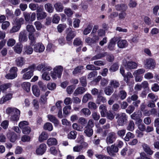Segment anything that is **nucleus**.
<instances>
[{"label": "nucleus", "mask_w": 159, "mask_h": 159, "mask_svg": "<svg viewBox=\"0 0 159 159\" xmlns=\"http://www.w3.org/2000/svg\"><path fill=\"white\" fill-rule=\"evenodd\" d=\"M12 84L11 83L4 84L0 86V90L4 92L6 89L11 87Z\"/></svg>", "instance_id": "2f4dec72"}, {"label": "nucleus", "mask_w": 159, "mask_h": 159, "mask_svg": "<svg viewBox=\"0 0 159 159\" xmlns=\"http://www.w3.org/2000/svg\"><path fill=\"white\" fill-rule=\"evenodd\" d=\"M96 156L98 159H113L109 156L103 155H96Z\"/></svg>", "instance_id": "69168bd1"}, {"label": "nucleus", "mask_w": 159, "mask_h": 159, "mask_svg": "<svg viewBox=\"0 0 159 159\" xmlns=\"http://www.w3.org/2000/svg\"><path fill=\"white\" fill-rule=\"evenodd\" d=\"M16 65L18 66H22L24 63V58L22 57H18L16 60Z\"/></svg>", "instance_id": "c756f323"}, {"label": "nucleus", "mask_w": 159, "mask_h": 159, "mask_svg": "<svg viewBox=\"0 0 159 159\" xmlns=\"http://www.w3.org/2000/svg\"><path fill=\"white\" fill-rule=\"evenodd\" d=\"M29 38L31 41L30 43V45H31L35 43L36 38H35L34 35L33 34V33H29Z\"/></svg>", "instance_id": "5fc2aeb1"}, {"label": "nucleus", "mask_w": 159, "mask_h": 159, "mask_svg": "<svg viewBox=\"0 0 159 159\" xmlns=\"http://www.w3.org/2000/svg\"><path fill=\"white\" fill-rule=\"evenodd\" d=\"M93 28V26L91 25H88L87 28H86L84 30L83 32V34L85 35H86L88 34L91 32Z\"/></svg>", "instance_id": "8fccbe9b"}, {"label": "nucleus", "mask_w": 159, "mask_h": 159, "mask_svg": "<svg viewBox=\"0 0 159 159\" xmlns=\"http://www.w3.org/2000/svg\"><path fill=\"white\" fill-rule=\"evenodd\" d=\"M118 96L121 100H123L126 98L127 93L125 90H121L119 92Z\"/></svg>", "instance_id": "4c0bfd02"}, {"label": "nucleus", "mask_w": 159, "mask_h": 159, "mask_svg": "<svg viewBox=\"0 0 159 159\" xmlns=\"http://www.w3.org/2000/svg\"><path fill=\"white\" fill-rule=\"evenodd\" d=\"M35 67V65L33 64L28 66L27 68L23 69L21 73H24L22 77V79L26 80L30 79L33 75V72Z\"/></svg>", "instance_id": "f257e3e1"}, {"label": "nucleus", "mask_w": 159, "mask_h": 159, "mask_svg": "<svg viewBox=\"0 0 159 159\" xmlns=\"http://www.w3.org/2000/svg\"><path fill=\"white\" fill-rule=\"evenodd\" d=\"M92 99V96L89 93H87L84 94L83 98L82 101L83 103H86L89 100Z\"/></svg>", "instance_id": "72a5a7b5"}, {"label": "nucleus", "mask_w": 159, "mask_h": 159, "mask_svg": "<svg viewBox=\"0 0 159 159\" xmlns=\"http://www.w3.org/2000/svg\"><path fill=\"white\" fill-rule=\"evenodd\" d=\"M84 133L89 137H91L93 134V130L92 128L85 126L84 129Z\"/></svg>", "instance_id": "2eb2a0df"}, {"label": "nucleus", "mask_w": 159, "mask_h": 159, "mask_svg": "<svg viewBox=\"0 0 159 159\" xmlns=\"http://www.w3.org/2000/svg\"><path fill=\"white\" fill-rule=\"evenodd\" d=\"M31 129L30 127L27 126L22 130V133L26 134H29L31 132Z\"/></svg>", "instance_id": "052dcab7"}, {"label": "nucleus", "mask_w": 159, "mask_h": 159, "mask_svg": "<svg viewBox=\"0 0 159 159\" xmlns=\"http://www.w3.org/2000/svg\"><path fill=\"white\" fill-rule=\"evenodd\" d=\"M110 84L114 89H116L119 87L120 85L118 81L114 80H111L110 82Z\"/></svg>", "instance_id": "a19ab883"}, {"label": "nucleus", "mask_w": 159, "mask_h": 159, "mask_svg": "<svg viewBox=\"0 0 159 159\" xmlns=\"http://www.w3.org/2000/svg\"><path fill=\"white\" fill-rule=\"evenodd\" d=\"M77 132L75 131H72L68 135V137L70 139H75L77 135Z\"/></svg>", "instance_id": "a18cd8bd"}, {"label": "nucleus", "mask_w": 159, "mask_h": 159, "mask_svg": "<svg viewBox=\"0 0 159 159\" xmlns=\"http://www.w3.org/2000/svg\"><path fill=\"white\" fill-rule=\"evenodd\" d=\"M84 87H78L73 93L75 96H76L79 94H82L84 93L86 91V89Z\"/></svg>", "instance_id": "ddd939ff"}, {"label": "nucleus", "mask_w": 159, "mask_h": 159, "mask_svg": "<svg viewBox=\"0 0 159 159\" xmlns=\"http://www.w3.org/2000/svg\"><path fill=\"white\" fill-rule=\"evenodd\" d=\"M46 149V146L44 143L41 144L36 150V153L38 155H42L45 152Z\"/></svg>", "instance_id": "9d476101"}, {"label": "nucleus", "mask_w": 159, "mask_h": 159, "mask_svg": "<svg viewBox=\"0 0 159 159\" xmlns=\"http://www.w3.org/2000/svg\"><path fill=\"white\" fill-rule=\"evenodd\" d=\"M54 7L57 11L61 12L63 10L62 4L60 2H57L54 5Z\"/></svg>", "instance_id": "c9c22d12"}, {"label": "nucleus", "mask_w": 159, "mask_h": 159, "mask_svg": "<svg viewBox=\"0 0 159 159\" xmlns=\"http://www.w3.org/2000/svg\"><path fill=\"white\" fill-rule=\"evenodd\" d=\"M116 119H117V123L120 126H123L127 120V117L125 113H121L116 115Z\"/></svg>", "instance_id": "f03ea898"}, {"label": "nucleus", "mask_w": 159, "mask_h": 159, "mask_svg": "<svg viewBox=\"0 0 159 159\" xmlns=\"http://www.w3.org/2000/svg\"><path fill=\"white\" fill-rule=\"evenodd\" d=\"M145 71V69L142 68L135 70L133 73V75H140L144 74Z\"/></svg>", "instance_id": "603ef678"}, {"label": "nucleus", "mask_w": 159, "mask_h": 159, "mask_svg": "<svg viewBox=\"0 0 159 159\" xmlns=\"http://www.w3.org/2000/svg\"><path fill=\"white\" fill-rule=\"evenodd\" d=\"M47 144L49 146L55 145L57 144V141L55 138H50L47 140Z\"/></svg>", "instance_id": "bb28decb"}, {"label": "nucleus", "mask_w": 159, "mask_h": 159, "mask_svg": "<svg viewBox=\"0 0 159 159\" xmlns=\"http://www.w3.org/2000/svg\"><path fill=\"white\" fill-rule=\"evenodd\" d=\"M102 93V90H100L99 94L98 96L97 103L100 104L101 102L104 103L106 102L107 100L106 98L101 95V94Z\"/></svg>", "instance_id": "6ab92c4d"}, {"label": "nucleus", "mask_w": 159, "mask_h": 159, "mask_svg": "<svg viewBox=\"0 0 159 159\" xmlns=\"http://www.w3.org/2000/svg\"><path fill=\"white\" fill-rule=\"evenodd\" d=\"M24 21V19L22 18H21L16 20V22L15 24L20 28L21 25L23 24Z\"/></svg>", "instance_id": "338daca9"}, {"label": "nucleus", "mask_w": 159, "mask_h": 159, "mask_svg": "<svg viewBox=\"0 0 159 159\" xmlns=\"http://www.w3.org/2000/svg\"><path fill=\"white\" fill-rule=\"evenodd\" d=\"M134 129V124L133 120L129 121L128 126L127 127V129L130 131H132Z\"/></svg>", "instance_id": "58836bf2"}, {"label": "nucleus", "mask_w": 159, "mask_h": 159, "mask_svg": "<svg viewBox=\"0 0 159 159\" xmlns=\"http://www.w3.org/2000/svg\"><path fill=\"white\" fill-rule=\"evenodd\" d=\"M30 83L28 82H24L21 84L22 88L27 92L30 91Z\"/></svg>", "instance_id": "5701e85b"}, {"label": "nucleus", "mask_w": 159, "mask_h": 159, "mask_svg": "<svg viewBox=\"0 0 159 159\" xmlns=\"http://www.w3.org/2000/svg\"><path fill=\"white\" fill-rule=\"evenodd\" d=\"M26 30L30 33H32L35 31V29L32 25H28L26 26Z\"/></svg>", "instance_id": "de8ad7c7"}, {"label": "nucleus", "mask_w": 159, "mask_h": 159, "mask_svg": "<svg viewBox=\"0 0 159 159\" xmlns=\"http://www.w3.org/2000/svg\"><path fill=\"white\" fill-rule=\"evenodd\" d=\"M118 47L120 48H123L127 46V42L125 40H120L117 42Z\"/></svg>", "instance_id": "b1692460"}, {"label": "nucleus", "mask_w": 159, "mask_h": 159, "mask_svg": "<svg viewBox=\"0 0 159 159\" xmlns=\"http://www.w3.org/2000/svg\"><path fill=\"white\" fill-rule=\"evenodd\" d=\"M20 114V111L19 110V113L17 112H16L15 113L13 114L11 116L10 120L12 121H17L19 118V116Z\"/></svg>", "instance_id": "473e14b6"}, {"label": "nucleus", "mask_w": 159, "mask_h": 159, "mask_svg": "<svg viewBox=\"0 0 159 159\" xmlns=\"http://www.w3.org/2000/svg\"><path fill=\"white\" fill-rule=\"evenodd\" d=\"M12 98V94L11 93L6 95L5 97H3L0 100V104H2L5 102L10 99Z\"/></svg>", "instance_id": "c85d7f7f"}, {"label": "nucleus", "mask_w": 159, "mask_h": 159, "mask_svg": "<svg viewBox=\"0 0 159 159\" xmlns=\"http://www.w3.org/2000/svg\"><path fill=\"white\" fill-rule=\"evenodd\" d=\"M123 62L125 67L128 70L136 68L138 66L137 64L134 62L129 61L127 62L125 59L123 60Z\"/></svg>", "instance_id": "0eeeda50"}, {"label": "nucleus", "mask_w": 159, "mask_h": 159, "mask_svg": "<svg viewBox=\"0 0 159 159\" xmlns=\"http://www.w3.org/2000/svg\"><path fill=\"white\" fill-rule=\"evenodd\" d=\"M44 46L41 43H39L34 45V50L36 52H42L44 51Z\"/></svg>", "instance_id": "1a4fd4ad"}, {"label": "nucleus", "mask_w": 159, "mask_h": 159, "mask_svg": "<svg viewBox=\"0 0 159 159\" xmlns=\"http://www.w3.org/2000/svg\"><path fill=\"white\" fill-rule=\"evenodd\" d=\"M115 9L117 11H125L127 9V5L125 4H118L115 6Z\"/></svg>", "instance_id": "4468645a"}, {"label": "nucleus", "mask_w": 159, "mask_h": 159, "mask_svg": "<svg viewBox=\"0 0 159 159\" xmlns=\"http://www.w3.org/2000/svg\"><path fill=\"white\" fill-rule=\"evenodd\" d=\"M80 82L83 87H86L87 86V83L86 77L82 76L80 79Z\"/></svg>", "instance_id": "3c124183"}, {"label": "nucleus", "mask_w": 159, "mask_h": 159, "mask_svg": "<svg viewBox=\"0 0 159 159\" xmlns=\"http://www.w3.org/2000/svg\"><path fill=\"white\" fill-rule=\"evenodd\" d=\"M106 116L107 118L110 120H112L114 118V116L111 111H109L108 112L107 111L106 113Z\"/></svg>", "instance_id": "4d7b16f0"}, {"label": "nucleus", "mask_w": 159, "mask_h": 159, "mask_svg": "<svg viewBox=\"0 0 159 159\" xmlns=\"http://www.w3.org/2000/svg\"><path fill=\"white\" fill-rule=\"evenodd\" d=\"M120 106L119 104L115 103L113 104L112 107V110L114 112H118L120 110Z\"/></svg>", "instance_id": "6e6d98bb"}, {"label": "nucleus", "mask_w": 159, "mask_h": 159, "mask_svg": "<svg viewBox=\"0 0 159 159\" xmlns=\"http://www.w3.org/2000/svg\"><path fill=\"white\" fill-rule=\"evenodd\" d=\"M14 51L17 53L20 54L22 51L23 45L20 43H18L14 47Z\"/></svg>", "instance_id": "aec40b11"}, {"label": "nucleus", "mask_w": 159, "mask_h": 159, "mask_svg": "<svg viewBox=\"0 0 159 159\" xmlns=\"http://www.w3.org/2000/svg\"><path fill=\"white\" fill-rule=\"evenodd\" d=\"M99 109L100 110V112L102 117H104L106 116V113L107 112V110L106 105L102 104L100 106Z\"/></svg>", "instance_id": "f3484780"}, {"label": "nucleus", "mask_w": 159, "mask_h": 159, "mask_svg": "<svg viewBox=\"0 0 159 159\" xmlns=\"http://www.w3.org/2000/svg\"><path fill=\"white\" fill-rule=\"evenodd\" d=\"M46 13L44 12L38 13L37 14V17L38 20H40L45 18L46 16Z\"/></svg>", "instance_id": "79ce46f5"}, {"label": "nucleus", "mask_w": 159, "mask_h": 159, "mask_svg": "<svg viewBox=\"0 0 159 159\" xmlns=\"http://www.w3.org/2000/svg\"><path fill=\"white\" fill-rule=\"evenodd\" d=\"M28 40L26 32L22 31L20 32L19 35V40L20 43L26 42Z\"/></svg>", "instance_id": "f8f14e48"}, {"label": "nucleus", "mask_w": 159, "mask_h": 159, "mask_svg": "<svg viewBox=\"0 0 159 159\" xmlns=\"http://www.w3.org/2000/svg\"><path fill=\"white\" fill-rule=\"evenodd\" d=\"M134 134L130 132H128L126 134L124 138V140L126 141H129L130 139L134 138Z\"/></svg>", "instance_id": "37998d69"}, {"label": "nucleus", "mask_w": 159, "mask_h": 159, "mask_svg": "<svg viewBox=\"0 0 159 159\" xmlns=\"http://www.w3.org/2000/svg\"><path fill=\"white\" fill-rule=\"evenodd\" d=\"M104 91L106 94L110 96L114 92L113 88L110 86H108L104 89Z\"/></svg>", "instance_id": "7c9ffc66"}, {"label": "nucleus", "mask_w": 159, "mask_h": 159, "mask_svg": "<svg viewBox=\"0 0 159 159\" xmlns=\"http://www.w3.org/2000/svg\"><path fill=\"white\" fill-rule=\"evenodd\" d=\"M108 79L103 78L101 81L100 84L102 87L105 86L108 84Z\"/></svg>", "instance_id": "13d9d810"}, {"label": "nucleus", "mask_w": 159, "mask_h": 159, "mask_svg": "<svg viewBox=\"0 0 159 159\" xmlns=\"http://www.w3.org/2000/svg\"><path fill=\"white\" fill-rule=\"evenodd\" d=\"M144 151L146 152L147 154L149 155H152L153 152L150 148L149 146L145 143H143L142 145Z\"/></svg>", "instance_id": "a211bd4d"}, {"label": "nucleus", "mask_w": 159, "mask_h": 159, "mask_svg": "<svg viewBox=\"0 0 159 159\" xmlns=\"http://www.w3.org/2000/svg\"><path fill=\"white\" fill-rule=\"evenodd\" d=\"M47 117L48 120L51 122L53 123L55 125H58L59 123V121L57 118L54 116L52 115H48Z\"/></svg>", "instance_id": "4be33fe9"}, {"label": "nucleus", "mask_w": 159, "mask_h": 159, "mask_svg": "<svg viewBox=\"0 0 159 159\" xmlns=\"http://www.w3.org/2000/svg\"><path fill=\"white\" fill-rule=\"evenodd\" d=\"M44 7L46 11L49 13H52L54 10L52 5L50 3H47L44 5Z\"/></svg>", "instance_id": "e433bc0d"}, {"label": "nucleus", "mask_w": 159, "mask_h": 159, "mask_svg": "<svg viewBox=\"0 0 159 159\" xmlns=\"http://www.w3.org/2000/svg\"><path fill=\"white\" fill-rule=\"evenodd\" d=\"M63 70V67L59 66L55 67L54 69V71L51 72V75L53 79H56L57 77L60 78Z\"/></svg>", "instance_id": "7ed1b4c3"}, {"label": "nucleus", "mask_w": 159, "mask_h": 159, "mask_svg": "<svg viewBox=\"0 0 159 159\" xmlns=\"http://www.w3.org/2000/svg\"><path fill=\"white\" fill-rule=\"evenodd\" d=\"M107 152L111 156H114L115 153L118 152L119 149L115 144H112L110 146H108L107 148Z\"/></svg>", "instance_id": "39448f33"}, {"label": "nucleus", "mask_w": 159, "mask_h": 159, "mask_svg": "<svg viewBox=\"0 0 159 159\" xmlns=\"http://www.w3.org/2000/svg\"><path fill=\"white\" fill-rule=\"evenodd\" d=\"M29 123L27 121H23L20 122L19 124V126L20 128L23 129L24 128L27 127L29 125Z\"/></svg>", "instance_id": "49530a36"}, {"label": "nucleus", "mask_w": 159, "mask_h": 159, "mask_svg": "<svg viewBox=\"0 0 159 159\" xmlns=\"http://www.w3.org/2000/svg\"><path fill=\"white\" fill-rule=\"evenodd\" d=\"M144 65L146 69L152 70L155 68L156 64L153 59L148 58L144 61Z\"/></svg>", "instance_id": "20e7f679"}, {"label": "nucleus", "mask_w": 159, "mask_h": 159, "mask_svg": "<svg viewBox=\"0 0 159 159\" xmlns=\"http://www.w3.org/2000/svg\"><path fill=\"white\" fill-rule=\"evenodd\" d=\"M134 109V107L133 105H130L126 110V111L127 113L130 114L133 112Z\"/></svg>", "instance_id": "bf43d9fd"}, {"label": "nucleus", "mask_w": 159, "mask_h": 159, "mask_svg": "<svg viewBox=\"0 0 159 159\" xmlns=\"http://www.w3.org/2000/svg\"><path fill=\"white\" fill-rule=\"evenodd\" d=\"M66 31V39L68 41H71L76 36L75 32L73 31L71 28H67Z\"/></svg>", "instance_id": "6e6552de"}, {"label": "nucleus", "mask_w": 159, "mask_h": 159, "mask_svg": "<svg viewBox=\"0 0 159 159\" xmlns=\"http://www.w3.org/2000/svg\"><path fill=\"white\" fill-rule=\"evenodd\" d=\"M32 89L33 94L36 97H39L40 94V91L38 87L36 85H34Z\"/></svg>", "instance_id": "cd10ccee"}, {"label": "nucleus", "mask_w": 159, "mask_h": 159, "mask_svg": "<svg viewBox=\"0 0 159 159\" xmlns=\"http://www.w3.org/2000/svg\"><path fill=\"white\" fill-rule=\"evenodd\" d=\"M80 112L85 116H88L91 114V111L89 110L87 108H84L81 110Z\"/></svg>", "instance_id": "ea45409f"}, {"label": "nucleus", "mask_w": 159, "mask_h": 159, "mask_svg": "<svg viewBox=\"0 0 159 159\" xmlns=\"http://www.w3.org/2000/svg\"><path fill=\"white\" fill-rule=\"evenodd\" d=\"M7 113L9 115H12L17 112L19 113V110L16 108L8 107L7 108L6 110Z\"/></svg>", "instance_id": "412c9836"}, {"label": "nucleus", "mask_w": 159, "mask_h": 159, "mask_svg": "<svg viewBox=\"0 0 159 159\" xmlns=\"http://www.w3.org/2000/svg\"><path fill=\"white\" fill-rule=\"evenodd\" d=\"M71 109V107L70 106H66L63 109V111L64 114L66 115H68L70 112V111Z\"/></svg>", "instance_id": "0e129e2a"}, {"label": "nucleus", "mask_w": 159, "mask_h": 159, "mask_svg": "<svg viewBox=\"0 0 159 159\" xmlns=\"http://www.w3.org/2000/svg\"><path fill=\"white\" fill-rule=\"evenodd\" d=\"M148 97L150 99H152V101H153L156 102L158 99V97L157 96H156L153 93H149Z\"/></svg>", "instance_id": "e2e57ef3"}, {"label": "nucleus", "mask_w": 159, "mask_h": 159, "mask_svg": "<svg viewBox=\"0 0 159 159\" xmlns=\"http://www.w3.org/2000/svg\"><path fill=\"white\" fill-rule=\"evenodd\" d=\"M117 136L116 134L114 132L109 133L107 136L106 142L107 144H111L113 143L115 141Z\"/></svg>", "instance_id": "423d86ee"}, {"label": "nucleus", "mask_w": 159, "mask_h": 159, "mask_svg": "<svg viewBox=\"0 0 159 159\" xmlns=\"http://www.w3.org/2000/svg\"><path fill=\"white\" fill-rule=\"evenodd\" d=\"M44 129L45 130L51 131L53 129V127L51 123L49 122L46 123L44 125Z\"/></svg>", "instance_id": "864d4df0"}, {"label": "nucleus", "mask_w": 159, "mask_h": 159, "mask_svg": "<svg viewBox=\"0 0 159 159\" xmlns=\"http://www.w3.org/2000/svg\"><path fill=\"white\" fill-rule=\"evenodd\" d=\"M116 41L117 39L116 38H114L111 40L108 46V48L109 50L112 51L114 49Z\"/></svg>", "instance_id": "dca6fc26"}, {"label": "nucleus", "mask_w": 159, "mask_h": 159, "mask_svg": "<svg viewBox=\"0 0 159 159\" xmlns=\"http://www.w3.org/2000/svg\"><path fill=\"white\" fill-rule=\"evenodd\" d=\"M84 69V66H79L75 68L72 72L73 74L75 75L76 74L81 73L82 70Z\"/></svg>", "instance_id": "f704fd0d"}, {"label": "nucleus", "mask_w": 159, "mask_h": 159, "mask_svg": "<svg viewBox=\"0 0 159 159\" xmlns=\"http://www.w3.org/2000/svg\"><path fill=\"white\" fill-rule=\"evenodd\" d=\"M78 122L81 125L84 126L87 123V120L84 117H81L79 118Z\"/></svg>", "instance_id": "09e8293b"}, {"label": "nucleus", "mask_w": 159, "mask_h": 159, "mask_svg": "<svg viewBox=\"0 0 159 159\" xmlns=\"http://www.w3.org/2000/svg\"><path fill=\"white\" fill-rule=\"evenodd\" d=\"M142 122H140L139 123H135L136 125H137L139 129L141 131H144L145 130L146 127L145 125L141 123Z\"/></svg>", "instance_id": "c03bdc74"}, {"label": "nucleus", "mask_w": 159, "mask_h": 159, "mask_svg": "<svg viewBox=\"0 0 159 159\" xmlns=\"http://www.w3.org/2000/svg\"><path fill=\"white\" fill-rule=\"evenodd\" d=\"M48 134L45 132H43L39 135V140L40 142H42L46 140L48 138Z\"/></svg>", "instance_id": "393cba45"}, {"label": "nucleus", "mask_w": 159, "mask_h": 159, "mask_svg": "<svg viewBox=\"0 0 159 159\" xmlns=\"http://www.w3.org/2000/svg\"><path fill=\"white\" fill-rule=\"evenodd\" d=\"M20 27L15 24V25L12 27L10 30V33H14L18 31L20 29Z\"/></svg>", "instance_id": "774afa93"}, {"label": "nucleus", "mask_w": 159, "mask_h": 159, "mask_svg": "<svg viewBox=\"0 0 159 159\" xmlns=\"http://www.w3.org/2000/svg\"><path fill=\"white\" fill-rule=\"evenodd\" d=\"M142 114H139L134 112L130 116V117L132 119L136 120L135 123H139L142 122V120L140 118L142 116Z\"/></svg>", "instance_id": "9b49d317"}, {"label": "nucleus", "mask_w": 159, "mask_h": 159, "mask_svg": "<svg viewBox=\"0 0 159 159\" xmlns=\"http://www.w3.org/2000/svg\"><path fill=\"white\" fill-rule=\"evenodd\" d=\"M127 15L125 11H121L119 14V19L120 20H124Z\"/></svg>", "instance_id": "680f3d73"}, {"label": "nucleus", "mask_w": 159, "mask_h": 159, "mask_svg": "<svg viewBox=\"0 0 159 159\" xmlns=\"http://www.w3.org/2000/svg\"><path fill=\"white\" fill-rule=\"evenodd\" d=\"M24 53L28 55L31 54L33 51L34 49L33 48L30 46H25L24 49Z\"/></svg>", "instance_id": "a878e982"}]
</instances>
